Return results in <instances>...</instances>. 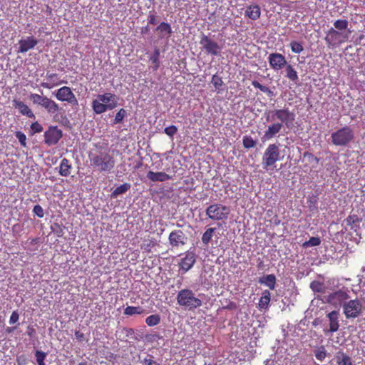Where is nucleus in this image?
Wrapping results in <instances>:
<instances>
[{
  "mask_svg": "<svg viewBox=\"0 0 365 365\" xmlns=\"http://www.w3.org/2000/svg\"><path fill=\"white\" fill-rule=\"evenodd\" d=\"M15 136L18 138L22 147H26V136L24 133L17 131L15 133Z\"/></svg>",
  "mask_w": 365,
  "mask_h": 365,
  "instance_id": "47",
  "label": "nucleus"
},
{
  "mask_svg": "<svg viewBox=\"0 0 365 365\" xmlns=\"http://www.w3.org/2000/svg\"><path fill=\"white\" fill-rule=\"evenodd\" d=\"M31 129L34 133H41L43 131L42 125L37 121L31 123Z\"/></svg>",
  "mask_w": 365,
  "mask_h": 365,
  "instance_id": "51",
  "label": "nucleus"
},
{
  "mask_svg": "<svg viewBox=\"0 0 365 365\" xmlns=\"http://www.w3.org/2000/svg\"><path fill=\"white\" fill-rule=\"evenodd\" d=\"M259 283L269 287L271 290L275 289L276 277L273 274L264 275L259 279Z\"/></svg>",
  "mask_w": 365,
  "mask_h": 365,
  "instance_id": "23",
  "label": "nucleus"
},
{
  "mask_svg": "<svg viewBox=\"0 0 365 365\" xmlns=\"http://www.w3.org/2000/svg\"><path fill=\"white\" fill-rule=\"evenodd\" d=\"M286 77L288 78L290 81L297 83V81L299 79L297 72L296 70L292 67V65L288 64L286 65Z\"/></svg>",
  "mask_w": 365,
  "mask_h": 365,
  "instance_id": "27",
  "label": "nucleus"
},
{
  "mask_svg": "<svg viewBox=\"0 0 365 365\" xmlns=\"http://www.w3.org/2000/svg\"><path fill=\"white\" fill-rule=\"evenodd\" d=\"M331 142L336 146H346L354 138L353 130L349 126H344L331 133Z\"/></svg>",
  "mask_w": 365,
  "mask_h": 365,
  "instance_id": "5",
  "label": "nucleus"
},
{
  "mask_svg": "<svg viewBox=\"0 0 365 365\" xmlns=\"http://www.w3.org/2000/svg\"><path fill=\"white\" fill-rule=\"evenodd\" d=\"M56 76L55 74H52V75L48 76V77L51 78L56 77Z\"/></svg>",
  "mask_w": 365,
  "mask_h": 365,
  "instance_id": "62",
  "label": "nucleus"
},
{
  "mask_svg": "<svg viewBox=\"0 0 365 365\" xmlns=\"http://www.w3.org/2000/svg\"><path fill=\"white\" fill-rule=\"evenodd\" d=\"M19 47L18 52L19 53H26L30 49L34 48L38 41L33 36L28 37L26 39H21L19 42Z\"/></svg>",
  "mask_w": 365,
  "mask_h": 365,
  "instance_id": "16",
  "label": "nucleus"
},
{
  "mask_svg": "<svg viewBox=\"0 0 365 365\" xmlns=\"http://www.w3.org/2000/svg\"><path fill=\"white\" fill-rule=\"evenodd\" d=\"M33 212L37 217L42 218L44 216V212L42 207L39 205H36L33 208Z\"/></svg>",
  "mask_w": 365,
  "mask_h": 365,
  "instance_id": "50",
  "label": "nucleus"
},
{
  "mask_svg": "<svg viewBox=\"0 0 365 365\" xmlns=\"http://www.w3.org/2000/svg\"><path fill=\"white\" fill-rule=\"evenodd\" d=\"M148 24L150 25H155L157 24V16L155 15V12H149Z\"/></svg>",
  "mask_w": 365,
  "mask_h": 365,
  "instance_id": "53",
  "label": "nucleus"
},
{
  "mask_svg": "<svg viewBox=\"0 0 365 365\" xmlns=\"http://www.w3.org/2000/svg\"><path fill=\"white\" fill-rule=\"evenodd\" d=\"M304 156H306V155H309V156H311V157H313V155H312V154L309 153H304Z\"/></svg>",
  "mask_w": 365,
  "mask_h": 365,
  "instance_id": "60",
  "label": "nucleus"
},
{
  "mask_svg": "<svg viewBox=\"0 0 365 365\" xmlns=\"http://www.w3.org/2000/svg\"><path fill=\"white\" fill-rule=\"evenodd\" d=\"M76 102L77 101L76 99L74 94L70 90V104L76 103Z\"/></svg>",
  "mask_w": 365,
  "mask_h": 365,
  "instance_id": "56",
  "label": "nucleus"
},
{
  "mask_svg": "<svg viewBox=\"0 0 365 365\" xmlns=\"http://www.w3.org/2000/svg\"><path fill=\"white\" fill-rule=\"evenodd\" d=\"M267 120L268 121L278 120L282 125L284 124L286 127L289 128L293 125L295 120V114L287 108L275 109L269 113V115L267 117Z\"/></svg>",
  "mask_w": 365,
  "mask_h": 365,
  "instance_id": "3",
  "label": "nucleus"
},
{
  "mask_svg": "<svg viewBox=\"0 0 365 365\" xmlns=\"http://www.w3.org/2000/svg\"><path fill=\"white\" fill-rule=\"evenodd\" d=\"M283 159L280 156L279 145L273 143L269 144L266 148L262 157V165L264 169L273 166L277 161Z\"/></svg>",
  "mask_w": 365,
  "mask_h": 365,
  "instance_id": "6",
  "label": "nucleus"
},
{
  "mask_svg": "<svg viewBox=\"0 0 365 365\" xmlns=\"http://www.w3.org/2000/svg\"><path fill=\"white\" fill-rule=\"evenodd\" d=\"M130 184L129 183H124L120 185V186H118L111 194V196L113 197H116L117 196L125 193L130 188Z\"/></svg>",
  "mask_w": 365,
  "mask_h": 365,
  "instance_id": "29",
  "label": "nucleus"
},
{
  "mask_svg": "<svg viewBox=\"0 0 365 365\" xmlns=\"http://www.w3.org/2000/svg\"><path fill=\"white\" fill-rule=\"evenodd\" d=\"M115 107V103L104 104L100 100L95 99L92 102V108L96 114H101L107 110H112Z\"/></svg>",
  "mask_w": 365,
  "mask_h": 365,
  "instance_id": "18",
  "label": "nucleus"
},
{
  "mask_svg": "<svg viewBox=\"0 0 365 365\" xmlns=\"http://www.w3.org/2000/svg\"><path fill=\"white\" fill-rule=\"evenodd\" d=\"M160 34H165L168 36H170L172 34V29L170 25L167 22H161L155 29Z\"/></svg>",
  "mask_w": 365,
  "mask_h": 365,
  "instance_id": "33",
  "label": "nucleus"
},
{
  "mask_svg": "<svg viewBox=\"0 0 365 365\" xmlns=\"http://www.w3.org/2000/svg\"><path fill=\"white\" fill-rule=\"evenodd\" d=\"M60 173L62 175L67 176L68 175V160L63 159L61 164Z\"/></svg>",
  "mask_w": 365,
  "mask_h": 365,
  "instance_id": "46",
  "label": "nucleus"
},
{
  "mask_svg": "<svg viewBox=\"0 0 365 365\" xmlns=\"http://www.w3.org/2000/svg\"><path fill=\"white\" fill-rule=\"evenodd\" d=\"M349 298L348 292L344 289H339L336 292L329 294L327 302L334 307L344 305L346 301Z\"/></svg>",
  "mask_w": 365,
  "mask_h": 365,
  "instance_id": "10",
  "label": "nucleus"
},
{
  "mask_svg": "<svg viewBox=\"0 0 365 365\" xmlns=\"http://www.w3.org/2000/svg\"><path fill=\"white\" fill-rule=\"evenodd\" d=\"M46 96H42L36 93H31L29 96V98L34 104H36L41 106V103H43L44 100L46 99Z\"/></svg>",
  "mask_w": 365,
  "mask_h": 365,
  "instance_id": "43",
  "label": "nucleus"
},
{
  "mask_svg": "<svg viewBox=\"0 0 365 365\" xmlns=\"http://www.w3.org/2000/svg\"><path fill=\"white\" fill-rule=\"evenodd\" d=\"M17 361H18V362H19V363H20V362H19V361H20V357L17 359Z\"/></svg>",
  "mask_w": 365,
  "mask_h": 365,
  "instance_id": "63",
  "label": "nucleus"
},
{
  "mask_svg": "<svg viewBox=\"0 0 365 365\" xmlns=\"http://www.w3.org/2000/svg\"><path fill=\"white\" fill-rule=\"evenodd\" d=\"M343 310L346 318L354 319L361 314L363 311V305L359 299H351L344 304Z\"/></svg>",
  "mask_w": 365,
  "mask_h": 365,
  "instance_id": "8",
  "label": "nucleus"
},
{
  "mask_svg": "<svg viewBox=\"0 0 365 365\" xmlns=\"http://www.w3.org/2000/svg\"><path fill=\"white\" fill-rule=\"evenodd\" d=\"M211 83L213 84L215 90H217L218 93L220 92V91L221 90V87L224 84L222 78L216 74L212 76Z\"/></svg>",
  "mask_w": 365,
  "mask_h": 365,
  "instance_id": "37",
  "label": "nucleus"
},
{
  "mask_svg": "<svg viewBox=\"0 0 365 365\" xmlns=\"http://www.w3.org/2000/svg\"><path fill=\"white\" fill-rule=\"evenodd\" d=\"M349 34H351L350 30L348 31L347 34H343L334 28H331L328 31L324 40L329 48H334L336 45L346 42Z\"/></svg>",
  "mask_w": 365,
  "mask_h": 365,
  "instance_id": "7",
  "label": "nucleus"
},
{
  "mask_svg": "<svg viewBox=\"0 0 365 365\" xmlns=\"http://www.w3.org/2000/svg\"><path fill=\"white\" fill-rule=\"evenodd\" d=\"M160 316L159 314H152L145 319V323L149 327H153L160 324Z\"/></svg>",
  "mask_w": 365,
  "mask_h": 365,
  "instance_id": "34",
  "label": "nucleus"
},
{
  "mask_svg": "<svg viewBox=\"0 0 365 365\" xmlns=\"http://www.w3.org/2000/svg\"><path fill=\"white\" fill-rule=\"evenodd\" d=\"M329 320V331L335 332L339 329V312L337 311H332L327 314Z\"/></svg>",
  "mask_w": 365,
  "mask_h": 365,
  "instance_id": "21",
  "label": "nucleus"
},
{
  "mask_svg": "<svg viewBox=\"0 0 365 365\" xmlns=\"http://www.w3.org/2000/svg\"><path fill=\"white\" fill-rule=\"evenodd\" d=\"M144 309L140 307L128 306L124 309V314L132 316L134 314H142Z\"/></svg>",
  "mask_w": 365,
  "mask_h": 365,
  "instance_id": "31",
  "label": "nucleus"
},
{
  "mask_svg": "<svg viewBox=\"0 0 365 365\" xmlns=\"http://www.w3.org/2000/svg\"><path fill=\"white\" fill-rule=\"evenodd\" d=\"M252 85L256 88L259 89L262 92L266 93L269 97H272L273 96V92L268 88L267 86H263L259 83L257 81H252Z\"/></svg>",
  "mask_w": 365,
  "mask_h": 365,
  "instance_id": "35",
  "label": "nucleus"
},
{
  "mask_svg": "<svg viewBox=\"0 0 365 365\" xmlns=\"http://www.w3.org/2000/svg\"><path fill=\"white\" fill-rule=\"evenodd\" d=\"M41 106L44 108L48 113L54 114L58 110V106L52 100L46 98Z\"/></svg>",
  "mask_w": 365,
  "mask_h": 365,
  "instance_id": "25",
  "label": "nucleus"
},
{
  "mask_svg": "<svg viewBox=\"0 0 365 365\" xmlns=\"http://www.w3.org/2000/svg\"><path fill=\"white\" fill-rule=\"evenodd\" d=\"M178 304L187 308L189 310H195L202 306V300L195 296V293L190 289H182L177 294Z\"/></svg>",
  "mask_w": 365,
  "mask_h": 365,
  "instance_id": "2",
  "label": "nucleus"
},
{
  "mask_svg": "<svg viewBox=\"0 0 365 365\" xmlns=\"http://www.w3.org/2000/svg\"><path fill=\"white\" fill-rule=\"evenodd\" d=\"M56 98L61 101H68V87L63 86L57 91Z\"/></svg>",
  "mask_w": 365,
  "mask_h": 365,
  "instance_id": "32",
  "label": "nucleus"
},
{
  "mask_svg": "<svg viewBox=\"0 0 365 365\" xmlns=\"http://www.w3.org/2000/svg\"><path fill=\"white\" fill-rule=\"evenodd\" d=\"M178 132V128L174 125H170L168 127H166L165 129H164V133L168 135V136L170 137H173L174 135H175Z\"/></svg>",
  "mask_w": 365,
  "mask_h": 365,
  "instance_id": "49",
  "label": "nucleus"
},
{
  "mask_svg": "<svg viewBox=\"0 0 365 365\" xmlns=\"http://www.w3.org/2000/svg\"><path fill=\"white\" fill-rule=\"evenodd\" d=\"M290 48L292 51L295 53H300L304 50L302 43L296 41H292L290 43Z\"/></svg>",
  "mask_w": 365,
  "mask_h": 365,
  "instance_id": "42",
  "label": "nucleus"
},
{
  "mask_svg": "<svg viewBox=\"0 0 365 365\" xmlns=\"http://www.w3.org/2000/svg\"><path fill=\"white\" fill-rule=\"evenodd\" d=\"M321 244V239L318 237H311L308 241L303 243L304 247H316Z\"/></svg>",
  "mask_w": 365,
  "mask_h": 365,
  "instance_id": "38",
  "label": "nucleus"
},
{
  "mask_svg": "<svg viewBox=\"0 0 365 365\" xmlns=\"http://www.w3.org/2000/svg\"><path fill=\"white\" fill-rule=\"evenodd\" d=\"M314 356L320 361L324 360L327 356V351L324 346H321L314 351Z\"/></svg>",
  "mask_w": 365,
  "mask_h": 365,
  "instance_id": "40",
  "label": "nucleus"
},
{
  "mask_svg": "<svg viewBox=\"0 0 365 365\" xmlns=\"http://www.w3.org/2000/svg\"><path fill=\"white\" fill-rule=\"evenodd\" d=\"M215 230L216 229L213 227L208 228L203 233L202 236V242L205 245H207L210 242L215 232Z\"/></svg>",
  "mask_w": 365,
  "mask_h": 365,
  "instance_id": "30",
  "label": "nucleus"
},
{
  "mask_svg": "<svg viewBox=\"0 0 365 365\" xmlns=\"http://www.w3.org/2000/svg\"><path fill=\"white\" fill-rule=\"evenodd\" d=\"M19 319V314L17 311H14L9 319V324H14L16 323Z\"/></svg>",
  "mask_w": 365,
  "mask_h": 365,
  "instance_id": "52",
  "label": "nucleus"
},
{
  "mask_svg": "<svg viewBox=\"0 0 365 365\" xmlns=\"http://www.w3.org/2000/svg\"><path fill=\"white\" fill-rule=\"evenodd\" d=\"M268 61L270 67L274 71L283 68L287 65L285 57L279 53H272L269 55Z\"/></svg>",
  "mask_w": 365,
  "mask_h": 365,
  "instance_id": "14",
  "label": "nucleus"
},
{
  "mask_svg": "<svg viewBox=\"0 0 365 365\" xmlns=\"http://www.w3.org/2000/svg\"><path fill=\"white\" fill-rule=\"evenodd\" d=\"M206 215L213 221L226 220L230 214V209L228 206L220 203H215L209 205L206 210Z\"/></svg>",
  "mask_w": 365,
  "mask_h": 365,
  "instance_id": "4",
  "label": "nucleus"
},
{
  "mask_svg": "<svg viewBox=\"0 0 365 365\" xmlns=\"http://www.w3.org/2000/svg\"><path fill=\"white\" fill-rule=\"evenodd\" d=\"M76 337L79 341H83L85 339L83 333L81 331H76Z\"/></svg>",
  "mask_w": 365,
  "mask_h": 365,
  "instance_id": "55",
  "label": "nucleus"
},
{
  "mask_svg": "<svg viewBox=\"0 0 365 365\" xmlns=\"http://www.w3.org/2000/svg\"><path fill=\"white\" fill-rule=\"evenodd\" d=\"M245 148L250 149L255 147L257 142L250 135H245L242 139Z\"/></svg>",
  "mask_w": 365,
  "mask_h": 365,
  "instance_id": "36",
  "label": "nucleus"
},
{
  "mask_svg": "<svg viewBox=\"0 0 365 365\" xmlns=\"http://www.w3.org/2000/svg\"><path fill=\"white\" fill-rule=\"evenodd\" d=\"M160 51L158 48L155 49L153 54L150 56V60L155 65L153 70L156 71L160 66Z\"/></svg>",
  "mask_w": 365,
  "mask_h": 365,
  "instance_id": "39",
  "label": "nucleus"
},
{
  "mask_svg": "<svg viewBox=\"0 0 365 365\" xmlns=\"http://www.w3.org/2000/svg\"><path fill=\"white\" fill-rule=\"evenodd\" d=\"M13 106L15 108H17L19 110V113L21 115H26L30 118H35V115L33 113L32 110L23 101L19 100H14Z\"/></svg>",
  "mask_w": 365,
  "mask_h": 365,
  "instance_id": "19",
  "label": "nucleus"
},
{
  "mask_svg": "<svg viewBox=\"0 0 365 365\" xmlns=\"http://www.w3.org/2000/svg\"><path fill=\"white\" fill-rule=\"evenodd\" d=\"M200 44L208 54L217 56L220 53L221 48L219 44L204 34L200 37Z\"/></svg>",
  "mask_w": 365,
  "mask_h": 365,
  "instance_id": "9",
  "label": "nucleus"
},
{
  "mask_svg": "<svg viewBox=\"0 0 365 365\" xmlns=\"http://www.w3.org/2000/svg\"><path fill=\"white\" fill-rule=\"evenodd\" d=\"M35 355L38 365H45L44 360L46 356V354L41 351H36Z\"/></svg>",
  "mask_w": 365,
  "mask_h": 365,
  "instance_id": "48",
  "label": "nucleus"
},
{
  "mask_svg": "<svg viewBox=\"0 0 365 365\" xmlns=\"http://www.w3.org/2000/svg\"><path fill=\"white\" fill-rule=\"evenodd\" d=\"M143 362L145 365H160V363H158L153 359V356H150L149 358H145L144 359Z\"/></svg>",
  "mask_w": 365,
  "mask_h": 365,
  "instance_id": "54",
  "label": "nucleus"
},
{
  "mask_svg": "<svg viewBox=\"0 0 365 365\" xmlns=\"http://www.w3.org/2000/svg\"><path fill=\"white\" fill-rule=\"evenodd\" d=\"M155 245L156 240L154 238L149 237L143 240V242L140 245V248L147 252H150L152 248L155 246Z\"/></svg>",
  "mask_w": 365,
  "mask_h": 365,
  "instance_id": "28",
  "label": "nucleus"
},
{
  "mask_svg": "<svg viewBox=\"0 0 365 365\" xmlns=\"http://www.w3.org/2000/svg\"><path fill=\"white\" fill-rule=\"evenodd\" d=\"M97 98L98 100H100L104 104L115 103V106L117 105L116 96L113 93H110L99 94V95H98Z\"/></svg>",
  "mask_w": 365,
  "mask_h": 365,
  "instance_id": "26",
  "label": "nucleus"
},
{
  "mask_svg": "<svg viewBox=\"0 0 365 365\" xmlns=\"http://www.w3.org/2000/svg\"><path fill=\"white\" fill-rule=\"evenodd\" d=\"M146 177L152 182H165L172 179V176L165 172H153L152 170L147 173Z\"/></svg>",
  "mask_w": 365,
  "mask_h": 365,
  "instance_id": "17",
  "label": "nucleus"
},
{
  "mask_svg": "<svg viewBox=\"0 0 365 365\" xmlns=\"http://www.w3.org/2000/svg\"><path fill=\"white\" fill-rule=\"evenodd\" d=\"M17 328V327H6V332L7 334H11V332H13Z\"/></svg>",
  "mask_w": 365,
  "mask_h": 365,
  "instance_id": "57",
  "label": "nucleus"
},
{
  "mask_svg": "<svg viewBox=\"0 0 365 365\" xmlns=\"http://www.w3.org/2000/svg\"><path fill=\"white\" fill-rule=\"evenodd\" d=\"M61 137V130L58 129L57 127H49L44 133V141L48 145L56 144Z\"/></svg>",
  "mask_w": 365,
  "mask_h": 365,
  "instance_id": "13",
  "label": "nucleus"
},
{
  "mask_svg": "<svg viewBox=\"0 0 365 365\" xmlns=\"http://www.w3.org/2000/svg\"><path fill=\"white\" fill-rule=\"evenodd\" d=\"M310 288L314 292H323L324 285L319 281H313L310 284Z\"/></svg>",
  "mask_w": 365,
  "mask_h": 365,
  "instance_id": "44",
  "label": "nucleus"
},
{
  "mask_svg": "<svg viewBox=\"0 0 365 365\" xmlns=\"http://www.w3.org/2000/svg\"><path fill=\"white\" fill-rule=\"evenodd\" d=\"M168 240L172 247H180L186 244L187 237L182 230H175L170 233Z\"/></svg>",
  "mask_w": 365,
  "mask_h": 365,
  "instance_id": "12",
  "label": "nucleus"
},
{
  "mask_svg": "<svg viewBox=\"0 0 365 365\" xmlns=\"http://www.w3.org/2000/svg\"><path fill=\"white\" fill-rule=\"evenodd\" d=\"M126 110L124 108H120L115 115L113 123L117 124L121 123L126 116Z\"/></svg>",
  "mask_w": 365,
  "mask_h": 365,
  "instance_id": "45",
  "label": "nucleus"
},
{
  "mask_svg": "<svg viewBox=\"0 0 365 365\" xmlns=\"http://www.w3.org/2000/svg\"><path fill=\"white\" fill-rule=\"evenodd\" d=\"M271 299V294L270 292L267 289H265L262 293V297H260L258 303V308L260 310H267L269 308V302Z\"/></svg>",
  "mask_w": 365,
  "mask_h": 365,
  "instance_id": "22",
  "label": "nucleus"
},
{
  "mask_svg": "<svg viewBox=\"0 0 365 365\" xmlns=\"http://www.w3.org/2000/svg\"><path fill=\"white\" fill-rule=\"evenodd\" d=\"M28 330V334L29 336H32L33 333L34 332V329L32 327H29Z\"/></svg>",
  "mask_w": 365,
  "mask_h": 365,
  "instance_id": "59",
  "label": "nucleus"
},
{
  "mask_svg": "<svg viewBox=\"0 0 365 365\" xmlns=\"http://www.w3.org/2000/svg\"><path fill=\"white\" fill-rule=\"evenodd\" d=\"M91 166L98 172L110 173L115 167V161L107 148L99 146L88 154Z\"/></svg>",
  "mask_w": 365,
  "mask_h": 365,
  "instance_id": "1",
  "label": "nucleus"
},
{
  "mask_svg": "<svg viewBox=\"0 0 365 365\" xmlns=\"http://www.w3.org/2000/svg\"><path fill=\"white\" fill-rule=\"evenodd\" d=\"M41 86L46 88H51L52 86L47 82L41 83Z\"/></svg>",
  "mask_w": 365,
  "mask_h": 365,
  "instance_id": "58",
  "label": "nucleus"
},
{
  "mask_svg": "<svg viewBox=\"0 0 365 365\" xmlns=\"http://www.w3.org/2000/svg\"><path fill=\"white\" fill-rule=\"evenodd\" d=\"M261 15V10L257 4L248 6L245 12V16L252 20H257Z\"/></svg>",
  "mask_w": 365,
  "mask_h": 365,
  "instance_id": "20",
  "label": "nucleus"
},
{
  "mask_svg": "<svg viewBox=\"0 0 365 365\" xmlns=\"http://www.w3.org/2000/svg\"><path fill=\"white\" fill-rule=\"evenodd\" d=\"M335 359L337 365H353L351 358L344 351H338Z\"/></svg>",
  "mask_w": 365,
  "mask_h": 365,
  "instance_id": "24",
  "label": "nucleus"
},
{
  "mask_svg": "<svg viewBox=\"0 0 365 365\" xmlns=\"http://www.w3.org/2000/svg\"><path fill=\"white\" fill-rule=\"evenodd\" d=\"M196 257L197 256L194 252L187 251L185 252L184 256L181 257L178 263L180 270H181L183 274L188 272L195 264Z\"/></svg>",
  "mask_w": 365,
  "mask_h": 365,
  "instance_id": "11",
  "label": "nucleus"
},
{
  "mask_svg": "<svg viewBox=\"0 0 365 365\" xmlns=\"http://www.w3.org/2000/svg\"><path fill=\"white\" fill-rule=\"evenodd\" d=\"M349 22L345 19H338L334 23L336 29L339 31L346 30L348 27Z\"/></svg>",
  "mask_w": 365,
  "mask_h": 365,
  "instance_id": "41",
  "label": "nucleus"
},
{
  "mask_svg": "<svg viewBox=\"0 0 365 365\" xmlns=\"http://www.w3.org/2000/svg\"><path fill=\"white\" fill-rule=\"evenodd\" d=\"M146 31H148V28L147 27L142 29V33H144Z\"/></svg>",
  "mask_w": 365,
  "mask_h": 365,
  "instance_id": "61",
  "label": "nucleus"
},
{
  "mask_svg": "<svg viewBox=\"0 0 365 365\" xmlns=\"http://www.w3.org/2000/svg\"><path fill=\"white\" fill-rule=\"evenodd\" d=\"M282 127V123H274L269 125L262 137V142H265L275 137L277 134L281 131Z\"/></svg>",
  "mask_w": 365,
  "mask_h": 365,
  "instance_id": "15",
  "label": "nucleus"
}]
</instances>
